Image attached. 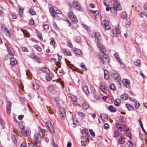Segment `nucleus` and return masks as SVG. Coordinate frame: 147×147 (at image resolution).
<instances>
[{"label": "nucleus", "instance_id": "1", "mask_svg": "<svg viewBox=\"0 0 147 147\" xmlns=\"http://www.w3.org/2000/svg\"><path fill=\"white\" fill-rule=\"evenodd\" d=\"M69 9L70 10H72L73 8L72 6L75 9L78 11H84L83 9L81 7L80 4L76 1H74L72 4L69 3L68 4Z\"/></svg>", "mask_w": 147, "mask_h": 147}, {"label": "nucleus", "instance_id": "2", "mask_svg": "<svg viewBox=\"0 0 147 147\" xmlns=\"http://www.w3.org/2000/svg\"><path fill=\"white\" fill-rule=\"evenodd\" d=\"M98 56L103 64H105L110 62V57L107 54L105 53L101 54V53H99L98 54Z\"/></svg>", "mask_w": 147, "mask_h": 147}, {"label": "nucleus", "instance_id": "3", "mask_svg": "<svg viewBox=\"0 0 147 147\" xmlns=\"http://www.w3.org/2000/svg\"><path fill=\"white\" fill-rule=\"evenodd\" d=\"M42 136L39 133H36L34 136V140L37 146H40L41 142Z\"/></svg>", "mask_w": 147, "mask_h": 147}, {"label": "nucleus", "instance_id": "4", "mask_svg": "<svg viewBox=\"0 0 147 147\" xmlns=\"http://www.w3.org/2000/svg\"><path fill=\"white\" fill-rule=\"evenodd\" d=\"M111 76L113 79H114L117 82H119L121 81V78L119 76L118 74L116 71H114L111 73Z\"/></svg>", "mask_w": 147, "mask_h": 147}, {"label": "nucleus", "instance_id": "5", "mask_svg": "<svg viewBox=\"0 0 147 147\" xmlns=\"http://www.w3.org/2000/svg\"><path fill=\"white\" fill-rule=\"evenodd\" d=\"M59 111L60 113V118L61 119H64L66 116V112L64 108L60 107L59 108Z\"/></svg>", "mask_w": 147, "mask_h": 147}, {"label": "nucleus", "instance_id": "6", "mask_svg": "<svg viewBox=\"0 0 147 147\" xmlns=\"http://www.w3.org/2000/svg\"><path fill=\"white\" fill-rule=\"evenodd\" d=\"M114 7H113V9H115L117 11L120 10L121 9V6L120 4L118 2V1H115L113 3Z\"/></svg>", "mask_w": 147, "mask_h": 147}, {"label": "nucleus", "instance_id": "7", "mask_svg": "<svg viewBox=\"0 0 147 147\" xmlns=\"http://www.w3.org/2000/svg\"><path fill=\"white\" fill-rule=\"evenodd\" d=\"M122 82L124 86L127 88L130 87V81L128 79H124L123 80Z\"/></svg>", "mask_w": 147, "mask_h": 147}, {"label": "nucleus", "instance_id": "8", "mask_svg": "<svg viewBox=\"0 0 147 147\" xmlns=\"http://www.w3.org/2000/svg\"><path fill=\"white\" fill-rule=\"evenodd\" d=\"M7 104L8 105L6 107V111L7 115H9L11 113V109L12 103L10 101H8Z\"/></svg>", "mask_w": 147, "mask_h": 147}, {"label": "nucleus", "instance_id": "9", "mask_svg": "<svg viewBox=\"0 0 147 147\" xmlns=\"http://www.w3.org/2000/svg\"><path fill=\"white\" fill-rule=\"evenodd\" d=\"M114 56L117 61L121 64L123 63V62L119 57V55L117 53H115L114 54Z\"/></svg>", "mask_w": 147, "mask_h": 147}, {"label": "nucleus", "instance_id": "10", "mask_svg": "<svg viewBox=\"0 0 147 147\" xmlns=\"http://www.w3.org/2000/svg\"><path fill=\"white\" fill-rule=\"evenodd\" d=\"M17 63L16 59L13 57H12L10 59V64L13 66L16 65Z\"/></svg>", "mask_w": 147, "mask_h": 147}, {"label": "nucleus", "instance_id": "11", "mask_svg": "<svg viewBox=\"0 0 147 147\" xmlns=\"http://www.w3.org/2000/svg\"><path fill=\"white\" fill-rule=\"evenodd\" d=\"M100 116L103 121H105L107 120L108 117L106 115L102 113L100 114Z\"/></svg>", "mask_w": 147, "mask_h": 147}, {"label": "nucleus", "instance_id": "12", "mask_svg": "<svg viewBox=\"0 0 147 147\" xmlns=\"http://www.w3.org/2000/svg\"><path fill=\"white\" fill-rule=\"evenodd\" d=\"M9 54L12 56H13L15 54V52L13 49L11 47L8 48L7 49Z\"/></svg>", "mask_w": 147, "mask_h": 147}, {"label": "nucleus", "instance_id": "13", "mask_svg": "<svg viewBox=\"0 0 147 147\" xmlns=\"http://www.w3.org/2000/svg\"><path fill=\"white\" fill-rule=\"evenodd\" d=\"M100 89L101 91L105 94L107 93V92L105 91L106 90H107V87L106 85H101L100 87Z\"/></svg>", "mask_w": 147, "mask_h": 147}, {"label": "nucleus", "instance_id": "14", "mask_svg": "<svg viewBox=\"0 0 147 147\" xmlns=\"http://www.w3.org/2000/svg\"><path fill=\"white\" fill-rule=\"evenodd\" d=\"M55 9H54L52 7L49 9V11L50 13L54 18L55 17V15L56 14V12H55L56 11Z\"/></svg>", "mask_w": 147, "mask_h": 147}, {"label": "nucleus", "instance_id": "15", "mask_svg": "<svg viewBox=\"0 0 147 147\" xmlns=\"http://www.w3.org/2000/svg\"><path fill=\"white\" fill-rule=\"evenodd\" d=\"M125 139L124 137H121L119 138V139L118 141V144H122L124 143Z\"/></svg>", "mask_w": 147, "mask_h": 147}, {"label": "nucleus", "instance_id": "16", "mask_svg": "<svg viewBox=\"0 0 147 147\" xmlns=\"http://www.w3.org/2000/svg\"><path fill=\"white\" fill-rule=\"evenodd\" d=\"M40 70L46 74L47 73L48 74L50 73V70L47 67H44L42 68Z\"/></svg>", "mask_w": 147, "mask_h": 147}, {"label": "nucleus", "instance_id": "17", "mask_svg": "<svg viewBox=\"0 0 147 147\" xmlns=\"http://www.w3.org/2000/svg\"><path fill=\"white\" fill-rule=\"evenodd\" d=\"M89 107V106L86 102H84L82 104V108L83 109L86 110Z\"/></svg>", "mask_w": 147, "mask_h": 147}, {"label": "nucleus", "instance_id": "18", "mask_svg": "<svg viewBox=\"0 0 147 147\" xmlns=\"http://www.w3.org/2000/svg\"><path fill=\"white\" fill-rule=\"evenodd\" d=\"M69 11L68 13V17L70 19H71L76 16L73 12L71 11L72 10H69Z\"/></svg>", "mask_w": 147, "mask_h": 147}, {"label": "nucleus", "instance_id": "19", "mask_svg": "<svg viewBox=\"0 0 147 147\" xmlns=\"http://www.w3.org/2000/svg\"><path fill=\"white\" fill-rule=\"evenodd\" d=\"M114 105L117 106H119L121 103V100L119 99H116L114 101Z\"/></svg>", "mask_w": 147, "mask_h": 147}, {"label": "nucleus", "instance_id": "20", "mask_svg": "<svg viewBox=\"0 0 147 147\" xmlns=\"http://www.w3.org/2000/svg\"><path fill=\"white\" fill-rule=\"evenodd\" d=\"M74 52L76 54L78 55H80L82 53L81 50L77 48H75L74 49Z\"/></svg>", "mask_w": 147, "mask_h": 147}, {"label": "nucleus", "instance_id": "21", "mask_svg": "<svg viewBox=\"0 0 147 147\" xmlns=\"http://www.w3.org/2000/svg\"><path fill=\"white\" fill-rule=\"evenodd\" d=\"M108 109L109 111L112 112H115L117 111L116 109L113 107L112 105H110L108 108Z\"/></svg>", "mask_w": 147, "mask_h": 147}, {"label": "nucleus", "instance_id": "22", "mask_svg": "<svg viewBox=\"0 0 147 147\" xmlns=\"http://www.w3.org/2000/svg\"><path fill=\"white\" fill-rule=\"evenodd\" d=\"M36 33L37 35L40 40H42L43 39L42 37V34L40 32H39L37 30L36 31Z\"/></svg>", "mask_w": 147, "mask_h": 147}, {"label": "nucleus", "instance_id": "23", "mask_svg": "<svg viewBox=\"0 0 147 147\" xmlns=\"http://www.w3.org/2000/svg\"><path fill=\"white\" fill-rule=\"evenodd\" d=\"M33 86L34 90H38L39 88V86L38 84L36 82H33Z\"/></svg>", "mask_w": 147, "mask_h": 147}, {"label": "nucleus", "instance_id": "24", "mask_svg": "<svg viewBox=\"0 0 147 147\" xmlns=\"http://www.w3.org/2000/svg\"><path fill=\"white\" fill-rule=\"evenodd\" d=\"M47 75L46 76V78L47 80L48 81H51L52 78V77L50 75V71L49 73H47Z\"/></svg>", "mask_w": 147, "mask_h": 147}, {"label": "nucleus", "instance_id": "25", "mask_svg": "<svg viewBox=\"0 0 147 147\" xmlns=\"http://www.w3.org/2000/svg\"><path fill=\"white\" fill-rule=\"evenodd\" d=\"M121 97L123 100H125L127 99L128 95L127 94H124L121 95Z\"/></svg>", "mask_w": 147, "mask_h": 147}, {"label": "nucleus", "instance_id": "26", "mask_svg": "<svg viewBox=\"0 0 147 147\" xmlns=\"http://www.w3.org/2000/svg\"><path fill=\"white\" fill-rule=\"evenodd\" d=\"M99 49L101 53V54H104L105 53L106 50L103 46L102 45L99 48Z\"/></svg>", "mask_w": 147, "mask_h": 147}, {"label": "nucleus", "instance_id": "27", "mask_svg": "<svg viewBox=\"0 0 147 147\" xmlns=\"http://www.w3.org/2000/svg\"><path fill=\"white\" fill-rule=\"evenodd\" d=\"M62 52L65 55H67L68 56H71V53L69 51H67L66 49L63 50L62 51Z\"/></svg>", "mask_w": 147, "mask_h": 147}, {"label": "nucleus", "instance_id": "28", "mask_svg": "<svg viewBox=\"0 0 147 147\" xmlns=\"http://www.w3.org/2000/svg\"><path fill=\"white\" fill-rule=\"evenodd\" d=\"M119 121L122 123H125L126 121V119L122 116H120L119 118Z\"/></svg>", "mask_w": 147, "mask_h": 147}, {"label": "nucleus", "instance_id": "29", "mask_svg": "<svg viewBox=\"0 0 147 147\" xmlns=\"http://www.w3.org/2000/svg\"><path fill=\"white\" fill-rule=\"evenodd\" d=\"M72 23L75 24H76L78 22V20L76 16L71 19H70Z\"/></svg>", "mask_w": 147, "mask_h": 147}, {"label": "nucleus", "instance_id": "30", "mask_svg": "<svg viewBox=\"0 0 147 147\" xmlns=\"http://www.w3.org/2000/svg\"><path fill=\"white\" fill-rule=\"evenodd\" d=\"M83 90L85 93L87 94H89L90 92L88 90V88L86 86H85L83 87Z\"/></svg>", "mask_w": 147, "mask_h": 147}, {"label": "nucleus", "instance_id": "31", "mask_svg": "<svg viewBox=\"0 0 147 147\" xmlns=\"http://www.w3.org/2000/svg\"><path fill=\"white\" fill-rule=\"evenodd\" d=\"M95 38L96 40L99 41V38L100 37V34L98 32L95 33Z\"/></svg>", "mask_w": 147, "mask_h": 147}, {"label": "nucleus", "instance_id": "32", "mask_svg": "<svg viewBox=\"0 0 147 147\" xmlns=\"http://www.w3.org/2000/svg\"><path fill=\"white\" fill-rule=\"evenodd\" d=\"M23 32L25 37H29L30 36V34L27 31L25 30Z\"/></svg>", "mask_w": 147, "mask_h": 147}, {"label": "nucleus", "instance_id": "33", "mask_svg": "<svg viewBox=\"0 0 147 147\" xmlns=\"http://www.w3.org/2000/svg\"><path fill=\"white\" fill-rule=\"evenodd\" d=\"M126 106L127 107L129 111H132L133 110L134 108L130 104H127Z\"/></svg>", "mask_w": 147, "mask_h": 147}, {"label": "nucleus", "instance_id": "34", "mask_svg": "<svg viewBox=\"0 0 147 147\" xmlns=\"http://www.w3.org/2000/svg\"><path fill=\"white\" fill-rule=\"evenodd\" d=\"M5 34L8 36H10V35L8 29L7 28H6L4 31Z\"/></svg>", "mask_w": 147, "mask_h": 147}, {"label": "nucleus", "instance_id": "35", "mask_svg": "<svg viewBox=\"0 0 147 147\" xmlns=\"http://www.w3.org/2000/svg\"><path fill=\"white\" fill-rule=\"evenodd\" d=\"M127 17V13L125 12H122L121 18L123 19H125Z\"/></svg>", "mask_w": 147, "mask_h": 147}, {"label": "nucleus", "instance_id": "36", "mask_svg": "<svg viewBox=\"0 0 147 147\" xmlns=\"http://www.w3.org/2000/svg\"><path fill=\"white\" fill-rule=\"evenodd\" d=\"M90 11L92 13H95L96 14V15H95V16L99 15V12L98 10L94 11L91 9L90 10Z\"/></svg>", "mask_w": 147, "mask_h": 147}, {"label": "nucleus", "instance_id": "37", "mask_svg": "<svg viewBox=\"0 0 147 147\" xmlns=\"http://www.w3.org/2000/svg\"><path fill=\"white\" fill-rule=\"evenodd\" d=\"M110 88L112 90L114 91L116 90V88L113 84H111L109 86Z\"/></svg>", "mask_w": 147, "mask_h": 147}, {"label": "nucleus", "instance_id": "38", "mask_svg": "<svg viewBox=\"0 0 147 147\" xmlns=\"http://www.w3.org/2000/svg\"><path fill=\"white\" fill-rule=\"evenodd\" d=\"M82 134L83 135H84V134H85L87 135H89V134L88 133V131L86 130V129L84 128L82 130Z\"/></svg>", "mask_w": 147, "mask_h": 147}, {"label": "nucleus", "instance_id": "39", "mask_svg": "<svg viewBox=\"0 0 147 147\" xmlns=\"http://www.w3.org/2000/svg\"><path fill=\"white\" fill-rule=\"evenodd\" d=\"M91 92L93 94H95V89L93 86H91L90 87Z\"/></svg>", "mask_w": 147, "mask_h": 147}, {"label": "nucleus", "instance_id": "40", "mask_svg": "<svg viewBox=\"0 0 147 147\" xmlns=\"http://www.w3.org/2000/svg\"><path fill=\"white\" fill-rule=\"evenodd\" d=\"M102 24L104 26L109 24V22L107 20H104L102 23Z\"/></svg>", "mask_w": 147, "mask_h": 147}, {"label": "nucleus", "instance_id": "41", "mask_svg": "<svg viewBox=\"0 0 147 147\" xmlns=\"http://www.w3.org/2000/svg\"><path fill=\"white\" fill-rule=\"evenodd\" d=\"M140 61L139 59H137L136 61L135 62V65L137 66L139 65L140 63Z\"/></svg>", "mask_w": 147, "mask_h": 147}, {"label": "nucleus", "instance_id": "42", "mask_svg": "<svg viewBox=\"0 0 147 147\" xmlns=\"http://www.w3.org/2000/svg\"><path fill=\"white\" fill-rule=\"evenodd\" d=\"M106 72H107V71L105 70L104 71V78L105 79L107 80L109 78V75H107L106 74Z\"/></svg>", "mask_w": 147, "mask_h": 147}, {"label": "nucleus", "instance_id": "43", "mask_svg": "<svg viewBox=\"0 0 147 147\" xmlns=\"http://www.w3.org/2000/svg\"><path fill=\"white\" fill-rule=\"evenodd\" d=\"M76 41L77 42H80L81 40V37L80 36H77L76 38Z\"/></svg>", "mask_w": 147, "mask_h": 147}, {"label": "nucleus", "instance_id": "44", "mask_svg": "<svg viewBox=\"0 0 147 147\" xmlns=\"http://www.w3.org/2000/svg\"><path fill=\"white\" fill-rule=\"evenodd\" d=\"M48 128L50 131L51 132L54 133L55 132V129L54 128L52 125L50 127H49Z\"/></svg>", "mask_w": 147, "mask_h": 147}, {"label": "nucleus", "instance_id": "45", "mask_svg": "<svg viewBox=\"0 0 147 147\" xmlns=\"http://www.w3.org/2000/svg\"><path fill=\"white\" fill-rule=\"evenodd\" d=\"M24 132L25 134V136H29L30 135V130L27 129L26 131H24Z\"/></svg>", "mask_w": 147, "mask_h": 147}, {"label": "nucleus", "instance_id": "46", "mask_svg": "<svg viewBox=\"0 0 147 147\" xmlns=\"http://www.w3.org/2000/svg\"><path fill=\"white\" fill-rule=\"evenodd\" d=\"M29 24L30 26L34 25V22L32 19H31L29 22Z\"/></svg>", "mask_w": 147, "mask_h": 147}, {"label": "nucleus", "instance_id": "47", "mask_svg": "<svg viewBox=\"0 0 147 147\" xmlns=\"http://www.w3.org/2000/svg\"><path fill=\"white\" fill-rule=\"evenodd\" d=\"M113 11L111 12L112 15L113 16H115L117 14V10H116L115 9H113Z\"/></svg>", "mask_w": 147, "mask_h": 147}, {"label": "nucleus", "instance_id": "48", "mask_svg": "<svg viewBox=\"0 0 147 147\" xmlns=\"http://www.w3.org/2000/svg\"><path fill=\"white\" fill-rule=\"evenodd\" d=\"M54 89V88L53 86L50 85L49 87V90L50 92H52Z\"/></svg>", "mask_w": 147, "mask_h": 147}, {"label": "nucleus", "instance_id": "49", "mask_svg": "<svg viewBox=\"0 0 147 147\" xmlns=\"http://www.w3.org/2000/svg\"><path fill=\"white\" fill-rule=\"evenodd\" d=\"M119 132L118 131H116L114 132V137H116L119 135Z\"/></svg>", "mask_w": 147, "mask_h": 147}, {"label": "nucleus", "instance_id": "50", "mask_svg": "<svg viewBox=\"0 0 147 147\" xmlns=\"http://www.w3.org/2000/svg\"><path fill=\"white\" fill-rule=\"evenodd\" d=\"M24 9H22L21 7L19 9V14L20 16H21L22 15Z\"/></svg>", "mask_w": 147, "mask_h": 147}, {"label": "nucleus", "instance_id": "51", "mask_svg": "<svg viewBox=\"0 0 147 147\" xmlns=\"http://www.w3.org/2000/svg\"><path fill=\"white\" fill-rule=\"evenodd\" d=\"M38 146L37 145H34L33 143H29L28 144V147H37Z\"/></svg>", "mask_w": 147, "mask_h": 147}, {"label": "nucleus", "instance_id": "52", "mask_svg": "<svg viewBox=\"0 0 147 147\" xmlns=\"http://www.w3.org/2000/svg\"><path fill=\"white\" fill-rule=\"evenodd\" d=\"M35 47L39 52H41L42 51V49L39 47L38 45H36L35 46Z\"/></svg>", "mask_w": 147, "mask_h": 147}, {"label": "nucleus", "instance_id": "53", "mask_svg": "<svg viewBox=\"0 0 147 147\" xmlns=\"http://www.w3.org/2000/svg\"><path fill=\"white\" fill-rule=\"evenodd\" d=\"M127 21H128V23L126 24V26L127 27H129L130 26V20L129 18L127 19Z\"/></svg>", "mask_w": 147, "mask_h": 147}, {"label": "nucleus", "instance_id": "54", "mask_svg": "<svg viewBox=\"0 0 147 147\" xmlns=\"http://www.w3.org/2000/svg\"><path fill=\"white\" fill-rule=\"evenodd\" d=\"M47 108L48 109V110L49 112V113L51 114H53V112L52 111L50 107H48V106H47Z\"/></svg>", "mask_w": 147, "mask_h": 147}, {"label": "nucleus", "instance_id": "55", "mask_svg": "<svg viewBox=\"0 0 147 147\" xmlns=\"http://www.w3.org/2000/svg\"><path fill=\"white\" fill-rule=\"evenodd\" d=\"M118 125H121V124L119 123L116 124V126L117 127L118 129L120 130H122L121 129H122V127L121 126H118Z\"/></svg>", "mask_w": 147, "mask_h": 147}, {"label": "nucleus", "instance_id": "56", "mask_svg": "<svg viewBox=\"0 0 147 147\" xmlns=\"http://www.w3.org/2000/svg\"><path fill=\"white\" fill-rule=\"evenodd\" d=\"M89 132L91 135L93 137L94 136L95 134L93 132V130L92 129H89Z\"/></svg>", "mask_w": 147, "mask_h": 147}, {"label": "nucleus", "instance_id": "57", "mask_svg": "<svg viewBox=\"0 0 147 147\" xmlns=\"http://www.w3.org/2000/svg\"><path fill=\"white\" fill-rule=\"evenodd\" d=\"M29 12L32 15H34L36 14V12L35 11L32 9H30L29 10Z\"/></svg>", "mask_w": 147, "mask_h": 147}, {"label": "nucleus", "instance_id": "58", "mask_svg": "<svg viewBox=\"0 0 147 147\" xmlns=\"http://www.w3.org/2000/svg\"><path fill=\"white\" fill-rule=\"evenodd\" d=\"M78 121V119L76 118H74L73 119V124L74 125H76L77 122Z\"/></svg>", "mask_w": 147, "mask_h": 147}, {"label": "nucleus", "instance_id": "59", "mask_svg": "<svg viewBox=\"0 0 147 147\" xmlns=\"http://www.w3.org/2000/svg\"><path fill=\"white\" fill-rule=\"evenodd\" d=\"M40 130L43 134V135H44L43 133H45V135L47 134V130L44 129H43L40 128Z\"/></svg>", "mask_w": 147, "mask_h": 147}, {"label": "nucleus", "instance_id": "60", "mask_svg": "<svg viewBox=\"0 0 147 147\" xmlns=\"http://www.w3.org/2000/svg\"><path fill=\"white\" fill-rule=\"evenodd\" d=\"M135 107L137 109H138L140 106V103L139 102H138L136 101L135 102Z\"/></svg>", "mask_w": 147, "mask_h": 147}, {"label": "nucleus", "instance_id": "61", "mask_svg": "<svg viewBox=\"0 0 147 147\" xmlns=\"http://www.w3.org/2000/svg\"><path fill=\"white\" fill-rule=\"evenodd\" d=\"M46 125L48 128L52 125V123L50 121H48L46 123Z\"/></svg>", "mask_w": 147, "mask_h": 147}, {"label": "nucleus", "instance_id": "62", "mask_svg": "<svg viewBox=\"0 0 147 147\" xmlns=\"http://www.w3.org/2000/svg\"><path fill=\"white\" fill-rule=\"evenodd\" d=\"M76 98H74L73 99V103L74 105L76 106L77 105V103L76 102Z\"/></svg>", "mask_w": 147, "mask_h": 147}, {"label": "nucleus", "instance_id": "63", "mask_svg": "<svg viewBox=\"0 0 147 147\" xmlns=\"http://www.w3.org/2000/svg\"><path fill=\"white\" fill-rule=\"evenodd\" d=\"M112 9L113 7H107L106 8V10L107 11H108L110 10L111 12H112L113 11Z\"/></svg>", "mask_w": 147, "mask_h": 147}, {"label": "nucleus", "instance_id": "64", "mask_svg": "<svg viewBox=\"0 0 147 147\" xmlns=\"http://www.w3.org/2000/svg\"><path fill=\"white\" fill-rule=\"evenodd\" d=\"M34 59L36 60L39 63L40 62V60L38 57L36 56L35 57V58Z\"/></svg>", "mask_w": 147, "mask_h": 147}]
</instances>
